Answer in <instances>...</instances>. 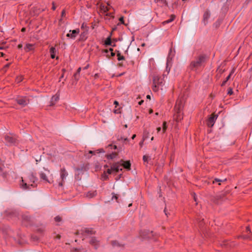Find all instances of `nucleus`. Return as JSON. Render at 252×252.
<instances>
[{
  "label": "nucleus",
  "instance_id": "f257e3e1",
  "mask_svg": "<svg viewBox=\"0 0 252 252\" xmlns=\"http://www.w3.org/2000/svg\"><path fill=\"white\" fill-rule=\"evenodd\" d=\"M208 58V57L205 54H200L195 57L189 65V69L192 70H196L204 65Z\"/></svg>",
  "mask_w": 252,
  "mask_h": 252
},
{
  "label": "nucleus",
  "instance_id": "f03ea898",
  "mask_svg": "<svg viewBox=\"0 0 252 252\" xmlns=\"http://www.w3.org/2000/svg\"><path fill=\"white\" fill-rule=\"evenodd\" d=\"M28 184L25 183L24 180H22V183L20 184L21 187L24 189H31V187L34 188L36 185H34L37 181L36 177L33 174V173L29 174L28 176Z\"/></svg>",
  "mask_w": 252,
  "mask_h": 252
},
{
  "label": "nucleus",
  "instance_id": "7ed1b4c3",
  "mask_svg": "<svg viewBox=\"0 0 252 252\" xmlns=\"http://www.w3.org/2000/svg\"><path fill=\"white\" fill-rule=\"evenodd\" d=\"M184 101L182 98H178L176 102L174 110L176 113V119L177 121L181 120L182 118V112L184 107Z\"/></svg>",
  "mask_w": 252,
  "mask_h": 252
},
{
  "label": "nucleus",
  "instance_id": "20e7f679",
  "mask_svg": "<svg viewBox=\"0 0 252 252\" xmlns=\"http://www.w3.org/2000/svg\"><path fill=\"white\" fill-rule=\"evenodd\" d=\"M153 90L154 92L158 91L159 87L163 84V79L158 75H155L153 78Z\"/></svg>",
  "mask_w": 252,
  "mask_h": 252
},
{
  "label": "nucleus",
  "instance_id": "39448f33",
  "mask_svg": "<svg viewBox=\"0 0 252 252\" xmlns=\"http://www.w3.org/2000/svg\"><path fill=\"white\" fill-rule=\"evenodd\" d=\"M17 103L22 106H25L29 103V100L26 97L19 96L16 99Z\"/></svg>",
  "mask_w": 252,
  "mask_h": 252
},
{
  "label": "nucleus",
  "instance_id": "423d86ee",
  "mask_svg": "<svg viewBox=\"0 0 252 252\" xmlns=\"http://www.w3.org/2000/svg\"><path fill=\"white\" fill-rule=\"evenodd\" d=\"M111 167L112 168L113 173L116 174L119 172V171H122V165L119 162L113 163Z\"/></svg>",
  "mask_w": 252,
  "mask_h": 252
},
{
  "label": "nucleus",
  "instance_id": "0eeeda50",
  "mask_svg": "<svg viewBox=\"0 0 252 252\" xmlns=\"http://www.w3.org/2000/svg\"><path fill=\"white\" fill-rule=\"evenodd\" d=\"M218 115L215 114H212L210 116L207 121V125L209 127H212L214 126L216 119L218 118Z\"/></svg>",
  "mask_w": 252,
  "mask_h": 252
},
{
  "label": "nucleus",
  "instance_id": "6e6552de",
  "mask_svg": "<svg viewBox=\"0 0 252 252\" xmlns=\"http://www.w3.org/2000/svg\"><path fill=\"white\" fill-rule=\"evenodd\" d=\"M43 169L46 172V173L43 172H40L39 174V177L40 179L43 181L47 183H50L47 176V175L50 173V170L45 168H43Z\"/></svg>",
  "mask_w": 252,
  "mask_h": 252
},
{
  "label": "nucleus",
  "instance_id": "1a4fd4ad",
  "mask_svg": "<svg viewBox=\"0 0 252 252\" xmlns=\"http://www.w3.org/2000/svg\"><path fill=\"white\" fill-rule=\"evenodd\" d=\"M99 8L100 12L103 14L106 13L110 9H112L114 11L113 8L108 3H107V5L102 4H100Z\"/></svg>",
  "mask_w": 252,
  "mask_h": 252
},
{
  "label": "nucleus",
  "instance_id": "9d476101",
  "mask_svg": "<svg viewBox=\"0 0 252 252\" xmlns=\"http://www.w3.org/2000/svg\"><path fill=\"white\" fill-rule=\"evenodd\" d=\"M22 223L24 225L28 226L29 224H30L31 221V218L30 216L27 214H24L22 215Z\"/></svg>",
  "mask_w": 252,
  "mask_h": 252
},
{
  "label": "nucleus",
  "instance_id": "9b49d317",
  "mask_svg": "<svg viewBox=\"0 0 252 252\" xmlns=\"http://www.w3.org/2000/svg\"><path fill=\"white\" fill-rule=\"evenodd\" d=\"M71 33H68L66 34V36L70 38L71 39H74L76 35L79 34L80 32V30L79 29H76L74 30H70L69 32Z\"/></svg>",
  "mask_w": 252,
  "mask_h": 252
},
{
  "label": "nucleus",
  "instance_id": "f8f14e48",
  "mask_svg": "<svg viewBox=\"0 0 252 252\" xmlns=\"http://www.w3.org/2000/svg\"><path fill=\"white\" fill-rule=\"evenodd\" d=\"M4 138L6 142L9 144H15L16 143V137L12 136L11 134L5 135Z\"/></svg>",
  "mask_w": 252,
  "mask_h": 252
},
{
  "label": "nucleus",
  "instance_id": "ddd939ff",
  "mask_svg": "<svg viewBox=\"0 0 252 252\" xmlns=\"http://www.w3.org/2000/svg\"><path fill=\"white\" fill-rule=\"evenodd\" d=\"M89 243L94 247L95 249H97L99 246V241L96 240L95 237H92Z\"/></svg>",
  "mask_w": 252,
  "mask_h": 252
},
{
  "label": "nucleus",
  "instance_id": "4468645a",
  "mask_svg": "<svg viewBox=\"0 0 252 252\" xmlns=\"http://www.w3.org/2000/svg\"><path fill=\"white\" fill-rule=\"evenodd\" d=\"M60 176L62 181H64V180L66 179V177L68 176V173L64 167H63L61 169Z\"/></svg>",
  "mask_w": 252,
  "mask_h": 252
},
{
  "label": "nucleus",
  "instance_id": "2eb2a0df",
  "mask_svg": "<svg viewBox=\"0 0 252 252\" xmlns=\"http://www.w3.org/2000/svg\"><path fill=\"white\" fill-rule=\"evenodd\" d=\"M81 234H93L94 233V231L93 229L84 228L81 230Z\"/></svg>",
  "mask_w": 252,
  "mask_h": 252
},
{
  "label": "nucleus",
  "instance_id": "dca6fc26",
  "mask_svg": "<svg viewBox=\"0 0 252 252\" xmlns=\"http://www.w3.org/2000/svg\"><path fill=\"white\" fill-rule=\"evenodd\" d=\"M121 162H123L121 164L122 166H123L126 169L129 170L130 169L131 163L129 161H124L123 160L120 161Z\"/></svg>",
  "mask_w": 252,
  "mask_h": 252
},
{
  "label": "nucleus",
  "instance_id": "f3484780",
  "mask_svg": "<svg viewBox=\"0 0 252 252\" xmlns=\"http://www.w3.org/2000/svg\"><path fill=\"white\" fill-rule=\"evenodd\" d=\"M210 17V14L208 11H206L204 12L203 14V23L204 25H206L208 23V20Z\"/></svg>",
  "mask_w": 252,
  "mask_h": 252
},
{
  "label": "nucleus",
  "instance_id": "a211bd4d",
  "mask_svg": "<svg viewBox=\"0 0 252 252\" xmlns=\"http://www.w3.org/2000/svg\"><path fill=\"white\" fill-rule=\"evenodd\" d=\"M88 31V27H87V29H85V31L81 33V35H80L81 40L84 41L87 38Z\"/></svg>",
  "mask_w": 252,
  "mask_h": 252
},
{
  "label": "nucleus",
  "instance_id": "6ab92c4d",
  "mask_svg": "<svg viewBox=\"0 0 252 252\" xmlns=\"http://www.w3.org/2000/svg\"><path fill=\"white\" fill-rule=\"evenodd\" d=\"M24 50L26 52H28L30 51H32L34 50V45L32 44L28 43L26 44L25 47H24Z\"/></svg>",
  "mask_w": 252,
  "mask_h": 252
},
{
  "label": "nucleus",
  "instance_id": "aec40b11",
  "mask_svg": "<svg viewBox=\"0 0 252 252\" xmlns=\"http://www.w3.org/2000/svg\"><path fill=\"white\" fill-rule=\"evenodd\" d=\"M96 190L90 191L87 193L86 197L91 198L96 196Z\"/></svg>",
  "mask_w": 252,
  "mask_h": 252
},
{
  "label": "nucleus",
  "instance_id": "412c9836",
  "mask_svg": "<svg viewBox=\"0 0 252 252\" xmlns=\"http://www.w3.org/2000/svg\"><path fill=\"white\" fill-rule=\"evenodd\" d=\"M118 156V153L116 152H113L110 154H107L106 157L108 159H113L115 158Z\"/></svg>",
  "mask_w": 252,
  "mask_h": 252
},
{
  "label": "nucleus",
  "instance_id": "4be33fe9",
  "mask_svg": "<svg viewBox=\"0 0 252 252\" xmlns=\"http://www.w3.org/2000/svg\"><path fill=\"white\" fill-rule=\"evenodd\" d=\"M56 49L54 47H51L50 48V53L51 55V58L52 59H54L55 58V54L56 53Z\"/></svg>",
  "mask_w": 252,
  "mask_h": 252
},
{
  "label": "nucleus",
  "instance_id": "5701e85b",
  "mask_svg": "<svg viewBox=\"0 0 252 252\" xmlns=\"http://www.w3.org/2000/svg\"><path fill=\"white\" fill-rule=\"evenodd\" d=\"M234 69H233L231 70V72L230 73V74H229V75H228V76L226 78L225 80H224V81L222 82V83H221V87H223V86H224L225 85L226 83V82L228 81V80L230 79V78L231 76V75H232V74L234 73Z\"/></svg>",
  "mask_w": 252,
  "mask_h": 252
},
{
  "label": "nucleus",
  "instance_id": "b1692460",
  "mask_svg": "<svg viewBox=\"0 0 252 252\" xmlns=\"http://www.w3.org/2000/svg\"><path fill=\"white\" fill-rule=\"evenodd\" d=\"M175 18V16L174 15H171L170 16V18L167 20H166V21L163 22L162 24L164 25L166 24L172 22L174 20Z\"/></svg>",
  "mask_w": 252,
  "mask_h": 252
},
{
  "label": "nucleus",
  "instance_id": "393cba45",
  "mask_svg": "<svg viewBox=\"0 0 252 252\" xmlns=\"http://www.w3.org/2000/svg\"><path fill=\"white\" fill-rule=\"evenodd\" d=\"M81 70V67H79L78 68L76 72L74 74V77L75 79L76 80H78V79H79L78 76L79 75V74H80Z\"/></svg>",
  "mask_w": 252,
  "mask_h": 252
},
{
  "label": "nucleus",
  "instance_id": "a878e982",
  "mask_svg": "<svg viewBox=\"0 0 252 252\" xmlns=\"http://www.w3.org/2000/svg\"><path fill=\"white\" fill-rule=\"evenodd\" d=\"M226 181V179H224L221 180V179H218V178H215L213 181V183L215 184L216 182H219V185H220V182H225Z\"/></svg>",
  "mask_w": 252,
  "mask_h": 252
},
{
  "label": "nucleus",
  "instance_id": "bb28decb",
  "mask_svg": "<svg viewBox=\"0 0 252 252\" xmlns=\"http://www.w3.org/2000/svg\"><path fill=\"white\" fill-rule=\"evenodd\" d=\"M117 56L118 57V59H117L119 61H121V60H124L125 57L123 56H122L121 55L120 52L119 51H117Z\"/></svg>",
  "mask_w": 252,
  "mask_h": 252
},
{
  "label": "nucleus",
  "instance_id": "cd10ccee",
  "mask_svg": "<svg viewBox=\"0 0 252 252\" xmlns=\"http://www.w3.org/2000/svg\"><path fill=\"white\" fill-rule=\"evenodd\" d=\"M111 40L110 36L108 37L105 41V44L106 45H111Z\"/></svg>",
  "mask_w": 252,
  "mask_h": 252
},
{
  "label": "nucleus",
  "instance_id": "c85d7f7f",
  "mask_svg": "<svg viewBox=\"0 0 252 252\" xmlns=\"http://www.w3.org/2000/svg\"><path fill=\"white\" fill-rule=\"evenodd\" d=\"M87 250L84 248L75 249L72 252H86Z\"/></svg>",
  "mask_w": 252,
  "mask_h": 252
},
{
  "label": "nucleus",
  "instance_id": "c756f323",
  "mask_svg": "<svg viewBox=\"0 0 252 252\" xmlns=\"http://www.w3.org/2000/svg\"><path fill=\"white\" fill-rule=\"evenodd\" d=\"M3 165H0V172L1 173L0 175L2 176L3 178L6 177L7 174L6 173H2L3 170Z\"/></svg>",
  "mask_w": 252,
  "mask_h": 252
},
{
  "label": "nucleus",
  "instance_id": "7c9ffc66",
  "mask_svg": "<svg viewBox=\"0 0 252 252\" xmlns=\"http://www.w3.org/2000/svg\"><path fill=\"white\" fill-rule=\"evenodd\" d=\"M167 127V126L166 125V122H164L163 123V125H162V132H163V133H164L166 131Z\"/></svg>",
  "mask_w": 252,
  "mask_h": 252
},
{
  "label": "nucleus",
  "instance_id": "2f4dec72",
  "mask_svg": "<svg viewBox=\"0 0 252 252\" xmlns=\"http://www.w3.org/2000/svg\"><path fill=\"white\" fill-rule=\"evenodd\" d=\"M11 63H7L6 64H5L3 68H2V70L4 71V72H6L7 71V68L9 67Z\"/></svg>",
  "mask_w": 252,
  "mask_h": 252
},
{
  "label": "nucleus",
  "instance_id": "473e14b6",
  "mask_svg": "<svg viewBox=\"0 0 252 252\" xmlns=\"http://www.w3.org/2000/svg\"><path fill=\"white\" fill-rule=\"evenodd\" d=\"M154 1L156 3L160 2L161 4H165L166 3V0H154Z\"/></svg>",
  "mask_w": 252,
  "mask_h": 252
},
{
  "label": "nucleus",
  "instance_id": "72a5a7b5",
  "mask_svg": "<svg viewBox=\"0 0 252 252\" xmlns=\"http://www.w3.org/2000/svg\"><path fill=\"white\" fill-rule=\"evenodd\" d=\"M23 76H19V77H17V78L16 79V81L19 83L20 82H21L22 80H23Z\"/></svg>",
  "mask_w": 252,
  "mask_h": 252
},
{
  "label": "nucleus",
  "instance_id": "f704fd0d",
  "mask_svg": "<svg viewBox=\"0 0 252 252\" xmlns=\"http://www.w3.org/2000/svg\"><path fill=\"white\" fill-rule=\"evenodd\" d=\"M55 220L56 222H60L62 221V218L59 216H58L55 218Z\"/></svg>",
  "mask_w": 252,
  "mask_h": 252
},
{
  "label": "nucleus",
  "instance_id": "c9c22d12",
  "mask_svg": "<svg viewBox=\"0 0 252 252\" xmlns=\"http://www.w3.org/2000/svg\"><path fill=\"white\" fill-rule=\"evenodd\" d=\"M112 194H113V196H112V199H116V201L117 202H118V195L115 194L114 193H113Z\"/></svg>",
  "mask_w": 252,
  "mask_h": 252
},
{
  "label": "nucleus",
  "instance_id": "e433bc0d",
  "mask_svg": "<svg viewBox=\"0 0 252 252\" xmlns=\"http://www.w3.org/2000/svg\"><path fill=\"white\" fill-rule=\"evenodd\" d=\"M233 92L231 88H229L228 89L227 94L231 95L233 94Z\"/></svg>",
  "mask_w": 252,
  "mask_h": 252
},
{
  "label": "nucleus",
  "instance_id": "4c0bfd02",
  "mask_svg": "<svg viewBox=\"0 0 252 252\" xmlns=\"http://www.w3.org/2000/svg\"><path fill=\"white\" fill-rule=\"evenodd\" d=\"M239 237L242 238L244 239H251V237L249 235H242L239 236Z\"/></svg>",
  "mask_w": 252,
  "mask_h": 252
},
{
  "label": "nucleus",
  "instance_id": "58836bf2",
  "mask_svg": "<svg viewBox=\"0 0 252 252\" xmlns=\"http://www.w3.org/2000/svg\"><path fill=\"white\" fill-rule=\"evenodd\" d=\"M148 158H149V157L146 156V155H144L143 157V160L144 162H148Z\"/></svg>",
  "mask_w": 252,
  "mask_h": 252
},
{
  "label": "nucleus",
  "instance_id": "ea45409f",
  "mask_svg": "<svg viewBox=\"0 0 252 252\" xmlns=\"http://www.w3.org/2000/svg\"><path fill=\"white\" fill-rule=\"evenodd\" d=\"M59 96H54L52 98V101H53V100H54L55 101H58L59 100Z\"/></svg>",
  "mask_w": 252,
  "mask_h": 252
},
{
  "label": "nucleus",
  "instance_id": "a19ab883",
  "mask_svg": "<svg viewBox=\"0 0 252 252\" xmlns=\"http://www.w3.org/2000/svg\"><path fill=\"white\" fill-rule=\"evenodd\" d=\"M217 71L220 74H221L224 71V69H222V68H220V67H218L217 69Z\"/></svg>",
  "mask_w": 252,
  "mask_h": 252
},
{
  "label": "nucleus",
  "instance_id": "79ce46f5",
  "mask_svg": "<svg viewBox=\"0 0 252 252\" xmlns=\"http://www.w3.org/2000/svg\"><path fill=\"white\" fill-rule=\"evenodd\" d=\"M119 21L120 22L121 24H125L124 20V17H123V16L119 18Z\"/></svg>",
  "mask_w": 252,
  "mask_h": 252
},
{
  "label": "nucleus",
  "instance_id": "37998d69",
  "mask_svg": "<svg viewBox=\"0 0 252 252\" xmlns=\"http://www.w3.org/2000/svg\"><path fill=\"white\" fill-rule=\"evenodd\" d=\"M107 173L108 174H111L113 173V172L112 171L111 167L110 169H108L106 171Z\"/></svg>",
  "mask_w": 252,
  "mask_h": 252
},
{
  "label": "nucleus",
  "instance_id": "c03bdc74",
  "mask_svg": "<svg viewBox=\"0 0 252 252\" xmlns=\"http://www.w3.org/2000/svg\"><path fill=\"white\" fill-rule=\"evenodd\" d=\"M62 72H63V74H62V75H61V77H60V80H59V81H61V79H62V78H63V77L64 73V72H65V69H63L62 70Z\"/></svg>",
  "mask_w": 252,
  "mask_h": 252
},
{
  "label": "nucleus",
  "instance_id": "a18cd8bd",
  "mask_svg": "<svg viewBox=\"0 0 252 252\" xmlns=\"http://www.w3.org/2000/svg\"><path fill=\"white\" fill-rule=\"evenodd\" d=\"M113 13H114V12H113L112 13H107L106 14V15L110 16L112 18H114V16L113 15Z\"/></svg>",
  "mask_w": 252,
  "mask_h": 252
},
{
  "label": "nucleus",
  "instance_id": "49530a36",
  "mask_svg": "<svg viewBox=\"0 0 252 252\" xmlns=\"http://www.w3.org/2000/svg\"><path fill=\"white\" fill-rule=\"evenodd\" d=\"M246 231V232H250V233L251 232L249 226H247Z\"/></svg>",
  "mask_w": 252,
  "mask_h": 252
},
{
  "label": "nucleus",
  "instance_id": "de8ad7c7",
  "mask_svg": "<svg viewBox=\"0 0 252 252\" xmlns=\"http://www.w3.org/2000/svg\"><path fill=\"white\" fill-rule=\"evenodd\" d=\"M86 28V29H87V26L84 24V23H83L82 26H81V29H84V28Z\"/></svg>",
  "mask_w": 252,
  "mask_h": 252
},
{
  "label": "nucleus",
  "instance_id": "09e8293b",
  "mask_svg": "<svg viewBox=\"0 0 252 252\" xmlns=\"http://www.w3.org/2000/svg\"><path fill=\"white\" fill-rule=\"evenodd\" d=\"M65 15V10H63L62 12V16L63 17Z\"/></svg>",
  "mask_w": 252,
  "mask_h": 252
},
{
  "label": "nucleus",
  "instance_id": "8fccbe9b",
  "mask_svg": "<svg viewBox=\"0 0 252 252\" xmlns=\"http://www.w3.org/2000/svg\"><path fill=\"white\" fill-rule=\"evenodd\" d=\"M108 146L109 147H113L114 149H117V147L116 145L113 146L112 144H111V145H109Z\"/></svg>",
  "mask_w": 252,
  "mask_h": 252
},
{
  "label": "nucleus",
  "instance_id": "3c124183",
  "mask_svg": "<svg viewBox=\"0 0 252 252\" xmlns=\"http://www.w3.org/2000/svg\"><path fill=\"white\" fill-rule=\"evenodd\" d=\"M117 242L116 241H112V244L113 245V246H116L117 245Z\"/></svg>",
  "mask_w": 252,
  "mask_h": 252
},
{
  "label": "nucleus",
  "instance_id": "603ef678",
  "mask_svg": "<svg viewBox=\"0 0 252 252\" xmlns=\"http://www.w3.org/2000/svg\"><path fill=\"white\" fill-rule=\"evenodd\" d=\"M23 47V45L22 44H20L18 45V49H21Z\"/></svg>",
  "mask_w": 252,
  "mask_h": 252
},
{
  "label": "nucleus",
  "instance_id": "864d4df0",
  "mask_svg": "<svg viewBox=\"0 0 252 252\" xmlns=\"http://www.w3.org/2000/svg\"><path fill=\"white\" fill-rule=\"evenodd\" d=\"M157 132H159V131L161 130V127H158L157 128Z\"/></svg>",
  "mask_w": 252,
  "mask_h": 252
},
{
  "label": "nucleus",
  "instance_id": "5fc2aeb1",
  "mask_svg": "<svg viewBox=\"0 0 252 252\" xmlns=\"http://www.w3.org/2000/svg\"><path fill=\"white\" fill-rule=\"evenodd\" d=\"M103 178L104 180H106L108 179V176L107 175H104Z\"/></svg>",
  "mask_w": 252,
  "mask_h": 252
},
{
  "label": "nucleus",
  "instance_id": "6e6d98bb",
  "mask_svg": "<svg viewBox=\"0 0 252 252\" xmlns=\"http://www.w3.org/2000/svg\"><path fill=\"white\" fill-rule=\"evenodd\" d=\"M55 9H56V7H55V6L54 5V2H53L52 9H53V10H55Z\"/></svg>",
  "mask_w": 252,
  "mask_h": 252
},
{
  "label": "nucleus",
  "instance_id": "4d7b16f0",
  "mask_svg": "<svg viewBox=\"0 0 252 252\" xmlns=\"http://www.w3.org/2000/svg\"><path fill=\"white\" fill-rule=\"evenodd\" d=\"M111 55L112 57H114L115 55V53L114 52H112L111 53Z\"/></svg>",
  "mask_w": 252,
  "mask_h": 252
},
{
  "label": "nucleus",
  "instance_id": "13d9d810",
  "mask_svg": "<svg viewBox=\"0 0 252 252\" xmlns=\"http://www.w3.org/2000/svg\"><path fill=\"white\" fill-rule=\"evenodd\" d=\"M94 78L95 79L97 78L98 77V74H95L94 76Z\"/></svg>",
  "mask_w": 252,
  "mask_h": 252
},
{
  "label": "nucleus",
  "instance_id": "bf43d9fd",
  "mask_svg": "<svg viewBox=\"0 0 252 252\" xmlns=\"http://www.w3.org/2000/svg\"><path fill=\"white\" fill-rule=\"evenodd\" d=\"M98 151H99V153L104 152V150L102 149H99V150H98Z\"/></svg>",
  "mask_w": 252,
  "mask_h": 252
},
{
  "label": "nucleus",
  "instance_id": "052dcab7",
  "mask_svg": "<svg viewBox=\"0 0 252 252\" xmlns=\"http://www.w3.org/2000/svg\"><path fill=\"white\" fill-rule=\"evenodd\" d=\"M26 31V28H23L21 30V31L22 32H24L25 31Z\"/></svg>",
  "mask_w": 252,
  "mask_h": 252
},
{
  "label": "nucleus",
  "instance_id": "680f3d73",
  "mask_svg": "<svg viewBox=\"0 0 252 252\" xmlns=\"http://www.w3.org/2000/svg\"><path fill=\"white\" fill-rule=\"evenodd\" d=\"M228 243L227 242H224V244H223V245L224 246H227L228 245Z\"/></svg>",
  "mask_w": 252,
  "mask_h": 252
},
{
  "label": "nucleus",
  "instance_id": "e2e57ef3",
  "mask_svg": "<svg viewBox=\"0 0 252 252\" xmlns=\"http://www.w3.org/2000/svg\"><path fill=\"white\" fill-rule=\"evenodd\" d=\"M63 181H62V182H61V183H59V185L60 186H62L63 185Z\"/></svg>",
  "mask_w": 252,
  "mask_h": 252
},
{
  "label": "nucleus",
  "instance_id": "0e129e2a",
  "mask_svg": "<svg viewBox=\"0 0 252 252\" xmlns=\"http://www.w3.org/2000/svg\"><path fill=\"white\" fill-rule=\"evenodd\" d=\"M135 137H136V135H135V134H134V135H132V136L131 138H132V139H134V138Z\"/></svg>",
  "mask_w": 252,
  "mask_h": 252
},
{
  "label": "nucleus",
  "instance_id": "69168bd1",
  "mask_svg": "<svg viewBox=\"0 0 252 252\" xmlns=\"http://www.w3.org/2000/svg\"><path fill=\"white\" fill-rule=\"evenodd\" d=\"M94 152L92 151H89V154H94Z\"/></svg>",
  "mask_w": 252,
  "mask_h": 252
},
{
  "label": "nucleus",
  "instance_id": "338daca9",
  "mask_svg": "<svg viewBox=\"0 0 252 252\" xmlns=\"http://www.w3.org/2000/svg\"><path fill=\"white\" fill-rule=\"evenodd\" d=\"M147 98H148V99H150L151 98V96L150 95H147Z\"/></svg>",
  "mask_w": 252,
  "mask_h": 252
},
{
  "label": "nucleus",
  "instance_id": "774afa93",
  "mask_svg": "<svg viewBox=\"0 0 252 252\" xmlns=\"http://www.w3.org/2000/svg\"><path fill=\"white\" fill-rule=\"evenodd\" d=\"M109 50L110 51H111V53L112 52H113V48H110Z\"/></svg>",
  "mask_w": 252,
  "mask_h": 252
}]
</instances>
